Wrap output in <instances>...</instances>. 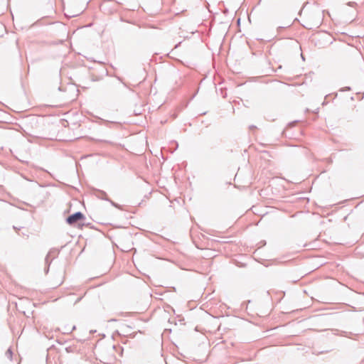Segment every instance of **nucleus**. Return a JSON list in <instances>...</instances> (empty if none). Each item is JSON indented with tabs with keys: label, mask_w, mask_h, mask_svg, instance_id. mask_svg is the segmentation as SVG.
<instances>
[{
	"label": "nucleus",
	"mask_w": 364,
	"mask_h": 364,
	"mask_svg": "<svg viewBox=\"0 0 364 364\" xmlns=\"http://www.w3.org/2000/svg\"><path fill=\"white\" fill-rule=\"evenodd\" d=\"M83 218H84L83 214L78 212V213H76L69 216L67 218V222L70 225H72V224L76 223L77 221L83 219Z\"/></svg>",
	"instance_id": "f257e3e1"
}]
</instances>
